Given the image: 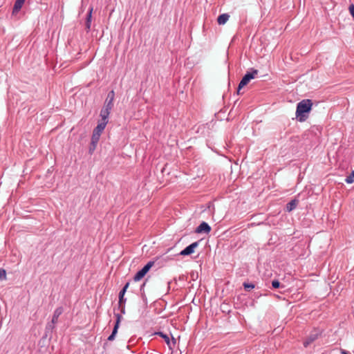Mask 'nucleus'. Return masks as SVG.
Returning <instances> with one entry per match:
<instances>
[{"label":"nucleus","instance_id":"1","mask_svg":"<svg viewBox=\"0 0 354 354\" xmlns=\"http://www.w3.org/2000/svg\"><path fill=\"white\" fill-rule=\"evenodd\" d=\"M312 106V100L309 99L303 100L297 104L296 117L299 122H304L307 119V114L311 111Z\"/></svg>","mask_w":354,"mask_h":354},{"label":"nucleus","instance_id":"2","mask_svg":"<svg viewBox=\"0 0 354 354\" xmlns=\"http://www.w3.org/2000/svg\"><path fill=\"white\" fill-rule=\"evenodd\" d=\"M258 73H259L258 70L254 69V68H251V71H248L244 75V76L242 77V79L240 81L239 86H238V89H237L238 94H239L240 90L243 87L246 86L250 82V81L251 80L254 79L255 77V76L258 74Z\"/></svg>","mask_w":354,"mask_h":354},{"label":"nucleus","instance_id":"3","mask_svg":"<svg viewBox=\"0 0 354 354\" xmlns=\"http://www.w3.org/2000/svg\"><path fill=\"white\" fill-rule=\"evenodd\" d=\"M198 244L199 241L192 243L178 253V255L187 256L194 253L195 248L198 246Z\"/></svg>","mask_w":354,"mask_h":354},{"label":"nucleus","instance_id":"4","mask_svg":"<svg viewBox=\"0 0 354 354\" xmlns=\"http://www.w3.org/2000/svg\"><path fill=\"white\" fill-rule=\"evenodd\" d=\"M156 334L158 335H160L165 339V341L167 343V346H169V349H171V350L173 349V347L176 344V339L174 337L173 335H171V341H170L169 335L164 334L162 332H158Z\"/></svg>","mask_w":354,"mask_h":354},{"label":"nucleus","instance_id":"5","mask_svg":"<svg viewBox=\"0 0 354 354\" xmlns=\"http://www.w3.org/2000/svg\"><path fill=\"white\" fill-rule=\"evenodd\" d=\"M211 231V227L209 225L203 221L196 229V232L198 234L205 233L208 234Z\"/></svg>","mask_w":354,"mask_h":354},{"label":"nucleus","instance_id":"6","mask_svg":"<svg viewBox=\"0 0 354 354\" xmlns=\"http://www.w3.org/2000/svg\"><path fill=\"white\" fill-rule=\"evenodd\" d=\"M129 282H127L119 292V306H122V304H125L127 301V299L124 297V295L129 286Z\"/></svg>","mask_w":354,"mask_h":354},{"label":"nucleus","instance_id":"7","mask_svg":"<svg viewBox=\"0 0 354 354\" xmlns=\"http://www.w3.org/2000/svg\"><path fill=\"white\" fill-rule=\"evenodd\" d=\"M114 97H115V93L113 91H111L107 95V97L105 100L104 106L107 107L108 109H112V108L113 106Z\"/></svg>","mask_w":354,"mask_h":354},{"label":"nucleus","instance_id":"8","mask_svg":"<svg viewBox=\"0 0 354 354\" xmlns=\"http://www.w3.org/2000/svg\"><path fill=\"white\" fill-rule=\"evenodd\" d=\"M116 317H117L116 322H115V324L114 328L113 329L112 333L108 337V340L109 341H113L115 339V335H116V334L118 333V329L119 328V324H120V322L121 316L119 314H117L116 315Z\"/></svg>","mask_w":354,"mask_h":354},{"label":"nucleus","instance_id":"9","mask_svg":"<svg viewBox=\"0 0 354 354\" xmlns=\"http://www.w3.org/2000/svg\"><path fill=\"white\" fill-rule=\"evenodd\" d=\"M93 10V8L91 6L88 9V13L86 15V21H85V29L86 32H89L91 27V19H92V12Z\"/></svg>","mask_w":354,"mask_h":354},{"label":"nucleus","instance_id":"10","mask_svg":"<svg viewBox=\"0 0 354 354\" xmlns=\"http://www.w3.org/2000/svg\"><path fill=\"white\" fill-rule=\"evenodd\" d=\"M319 334L318 333H310L306 338V339L304 342V347H308L311 343L315 341L318 338Z\"/></svg>","mask_w":354,"mask_h":354},{"label":"nucleus","instance_id":"11","mask_svg":"<svg viewBox=\"0 0 354 354\" xmlns=\"http://www.w3.org/2000/svg\"><path fill=\"white\" fill-rule=\"evenodd\" d=\"M26 0H16L12 8V15H17L21 9Z\"/></svg>","mask_w":354,"mask_h":354},{"label":"nucleus","instance_id":"12","mask_svg":"<svg viewBox=\"0 0 354 354\" xmlns=\"http://www.w3.org/2000/svg\"><path fill=\"white\" fill-rule=\"evenodd\" d=\"M111 109L104 106L100 111L101 120L109 121V116Z\"/></svg>","mask_w":354,"mask_h":354},{"label":"nucleus","instance_id":"13","mask_svg":"<svg viewBox=\"0 0 354 354\" xmlns=\"http://www.w3.org/2000/svg\"><path fill=\"white\" fill-rule=\"evenodd\" d=\"M64 309L62 306L57 308L53 313L52 321L54 323H57L59 317L63 313Z\"/></svg>","mask_w":354,"mask_h":354},{"label":"nucleus","instance_id":"14","mask_svg":"<svg viewBox=\"0 0 354 354\" xmlns=\"http://www.w3.org/2000/svg\"><path fill=\"white\" fill-rule=\"evenodd\" d=\"M230 19V15L227 13H224L219 15L217 18V23L219 25H224Z\"/></svg>","mask_w":354,"mask_h":354},{"label":"nucleus","instance_id":"15","mask_svg":"<svg viewBox=\"0 0 354 354\" xmlns=\"http://www.w3.org/2000/svg\"><path fill=\"white\" fill-rule=\"evenodd\" d=\"M298 204V201L296 199L291 200L288 203H287L286 207V210L288 212L295 209Z\"/></svg>","mask_w":354,"mask_h":354},{"label":"nucleus","instance_id":"16","mask_svg":"<svg viewBox=\"0 0 354 354\" xmlns=\"http://www.w3.org/2000/svg\"><path fill=\"white\" fill-rule=\"evenodd\" d=\"M147 273L145 269L142 268L140 270H139L133 277V280L135 281H138L142 279L145 275Z\"/></svg>","mask_w":354,"mask_h":354},{"label":"nucleus","instance_id":"17","mask_svg":"<svg viewBox=\"0 0 354 354\" xmlns=\"http://www.w3.org/2000/svg\"><path fill=\"white\" fill-rule=\"evenodd\" d=\"M102 133V132L96 129L95 128L93 129L91 139L94 140V142H99Z\"/></svg>","mask_w":354,"mask_h":354},{"label":"nucleus","instance_id":"18","mask_svg":"<svg viewBox=\"0 0 354 354\" xmlns=\"http://www.w3.org/2000/svg\"><path fill=\"white\" fill-rule=\"evenodd\" d=\"M108 123V120L106 121H104V120H100L97 127H95L96 129L100 131L101 132H103V131L104 130L106 124Z\"/></svg>","mask_w":354,"mask_h":354},{"label":"nucleus","instance_id":"19","mask_svg":"<svg viewBox=\"0 0 354 354\" xmlns=\"http://www.w3.org/2000/svg\"><path fill=\"white\" fill-rule=\"evenodd\" d=\"M97 143H98V142H94V140L91 139V145H90V147H89V149H88V151H89L90 154H92L94 152V151L96 149Z\"/></svg>","mask_w":354,"mask_h":354},{"label":"nucleus","instance_id":"20","mask_svg":"<svg viewBox=\"0 0 354 354\" xmlns=\"http://www.w3.org/2000/svg\"><path fill=\"white\" fill-rule=\"evenodd\" d=\"M345 182L348 184H351L354 182V170L345 178Z\"/></svg>","mask_w":354,"mask_h":354},{"label":"nucleus","instance_id":"21","mask_svg":"<svg viewBox=\"0 0 354 354\" xmlns=\"http://www.w3.org/2000/svg\"><path fill=\"white\" fill-rule=\"evenodd\" d=\"M243 286L246 291H250L252 289L254 288L255 286L252 283H246L244 282Z\"/></svg>","mask_w":354,"mask_h":354},{"label":"nucleus","instance_id":"22","mask_svg":"<svg viewBox=\"0 0 354 354\" xmlns=\"http://www.w3.org/2000/svg\"><path fill=\"white\" fill-rule=\"evenodd\" d=\"M56 323H54L53 322V321L51 320V322H49L47 324L46 326V331H52L54 328H55V325Z\"/></svg>","mask_w":354,"mask_h":354},{"label":"nucleus","instance_id":"23","mask_svg":"<svg viewBox=\"0 0 354 354\" xmlns=\"http://www.w3.org/2000/svg\"><path fill=\"white\" fill-rule=\"evenodd\" d=\"M272 286L273 288H279L281 287V283L278 280H273L272 281Z\"/></svg>","mask_w":354,"mask_h":354},{"label":"nucleus","instance_id":"24","mask_svg":"<svg viewBox=\"0 0 354 354\" xmlns=\"http://www.w3.org/2000/svg\"><path fill=\"white\" fill-rule=\"evenodd\" d=\"M154 262L153 261H149L143 268L146 270V271L148 272V271L150 270V268L153 266Z\"/></svg>","mask_w":354,"mask_h":354},{"label":"nucleus","instance_id":"25","mask_svg":"<svg viewBox=\"0 0 354 354\" xmlns=\"http://www.w3.org/2000/svg\"><path fill=\"white\" fill-rule=\"evenodd\" d=\"M6 272L3 269H0V279H6Z\"/></svg>","mask_w":354,"mask_h":354},{"label":"nucleus","instance_id":"26","mask_svg":"<svg viewBox=\"0 0 354 354\" xmlns=\"http://www.w3.org/2000/svg\"><path fill=\"white\" fill-rule=\"evenodd\" d=\"M349 12L351 15V16L353 17L354 19V5L353 4H351L350 6H349Z\"/></svg>","mask_w":354,"mask_h":354},{"label":"nucleus","instance_id":"27","mask_svg":"<svg viewBox=\"0 0 354 354\" xmlns=\"http://www.w3.org/2000/svg\"><path fill=\"white\" fill-rule=\"evenodd\" d=\"M125 304H122V306H120V308H121V313H125Z\"/></svg>","mask_w":354,"mask_h":354},{"label":"nucleus","instance_id":"28","mask_svg":"<svg viewBox=\"0 0 354 354\" xmlns=\"http://www.w3.org/2000/svg\"><path fill=\"white\" fill-rule=\"evenodd\" d=\"M341 353L342 354H350V353H348V352H347L346 351H345L344 349H341Z\"/></svg>","mask_w":354,"mask_h":354}]
</instances>
